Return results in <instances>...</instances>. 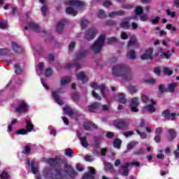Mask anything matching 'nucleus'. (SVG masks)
Instances as JSON below:
<instances>
[{
  "mask_svg": "<svg viewBox=\"0 0 179 179\" xmlns=\"http://www.w3.org/2000/svg\"><path fill=\"white\" fill-rule=\"evenodd\" d=\"M120 27H122V29H128V27H129V22H122L120 24Z\"/></svg>",
  "mask_w": 179,
  "mask_h": 179,
  "instance_id": "nucleus-47",
  "label": "nucleus"
},
{
  "mask_svg": "<svg viewBox=\"0 0 179 179\" xmlns=\"http://www.w3.org/2000/svg\"><path fill=\"white\" fill-rule=\"evenodd\" d=\"M128 90L131 92V93H136V88H135L134 86H132V85L129 86L128 87Z\"/></svg>",
  "mask_w": 179,
  "mask_h": 179,
  "instance_id": "nucleus-58",
  "label": "nucleus"
},
{
  "mask_svg": "<svg viewBox=\"0 0 179 179\" xmlns=\"http://www.w3.org/2000/svg\"><path fill=\"white\" fill-rule=\"evenodd\" d=\"M161 139H162V136H161V135L155 134L154 141H155L157 143H160Z\"/></svg>",
  "mask_w": 179,
  "mask_h": 179,
  "instance_id": "nucleus-53",
  "label": "nucleus"
},
{
  "mask_svg": "<svg viewBox=\"0 0 179 179\" xmlns=\"http://www.w3.org/2000/svg\"><path fill=\"white\" fill-rule=\"evenodd\" d=\"M127 47H133V48H136L139 47V43H138V39L136 37L131 38L129 41L127 43Z\"/></svg>",
  "mask_w": 179,
  "mask_h": 179,
  "instance_id": "nucleus-19",
  "label": "nucleus"
},
{
  "mask_svg": "<svg viewBox=\"0 0 179 179\" xmlns=\"http://www.w3.org/2000/svg\"><path fill=\"white\" fill-rule=\"evenodd\" d=\"M90 87L92 89H94V90H100L102 96H104V92H106V87H104L103 85H99L96 83H91Z\"/></svg>",
  "mask_w": 179,
  "mask_h": 179,
  "instance_id": "nucleus-15",
  "label": "nucleus"
},
{
  "mask_svg": "<svg viewBox=\"0 0 179 179\" xmlns=\"http://www.w3.org/2000/svg\"><path fill=\"white\" fill-rule=\"evenodd\" d=\"M6 27H8V23H6V22H0V29H6Z\"/></svg>",
  "mask_w": 179,
  "mask_h": 179,
  "instance_id": "nucleus-55",
  "label": "nucleus"
},
{
  "mask_svg": "<svg viewBox=\"0 0 179 179\" xmlns=\"http://www.w3.org/2000/svg\"><path fill=\"white\" fill-rule=\"evenodd\" d=\"M99 107H100V103H94L88 106V110L90 113H93V111H95L96 108H99Z\"/></svg>",
  "mask_w": 179,
  "mask_h": 179,
  "instance_id": "nucleus-30",
  "label": "nucleus"
},
{
  "mask_svg": "<svg viewBox=\"0 0 179 179\" xmlns=\"http://www.w3.org/2000/svg\"><path fill=\"white\" fill-rule=\"evenodd\" d=\"M29 103L25 100H20L18 101V106L15 107V113L19 114H26L29 111Z\"/></svg>",
  "mask_w": 179,
  "mask_h": 179,
  "instance_id": "nucleus-4",
  "label": "nucleus"
},
{
  "mask_svg": "<svg viewBox=\"0 0 179 179\" xmlns=\"http://www.w3.org/2000/svg\"><path fill=\"white\" fill-rule=\"evenodd\" d=\"M94 174H96V169L93 167H90L89 172L85 174L83 179H94Z\"/></svg>",
  "mask_w": 179,
  "mask_h": 179,
  "instance_id": "nucleus-17",
  "label": "nucleus"
},
{
  "mask_svg": "<svg viewBox=\"0 0 179 179\" xmlns=\"http://www.w3.org/2000/svg\"><path fill=\"white\" fill-rule=\"evenodd\" d=\"M114 43H117V38L110 37L108 38V44H114Z\"/></svg>",
  "mask_w": 179,
  "mask_h": 179,
  "instance_id": "nucleus-48",
  "label": "nucleus"
},
{
  "mask_svg": "<svg viewBox=\"0 0 179 179\" xmlns=\"http://www.w3.org/2000/svg\"><path fill=\"white\" fill-rule=\"evenodd\" d=\"M0 178L8 179L9 178V174H8V173H6V171H3L0 176Z\"/></svg>",
  "mask_w": 179,
  "mask_h": 179,
  "instance_id": "nucleus-49",
  "label": "nucleus"
},
{
  "mask_svg": "<svg viewBox=\"0 0 179 179\" xmlns=\"http://www.w3.org/2000/svg\"><path fill=\"white\" fill-rule=\"evenodd\" d=\"M130 69L126 64H117L113 67L112 72L114 76H123L124 80H132L134 73H129Z\"/></svg>",
  "mask_w": 179,
  "mask_h": 179,
  "instance_id": "nucleus-2",
  "label": "nucleus"
},
{
  "mask_svg": "<svg viewBox=\"0 0 179 179\" xmlns=\"http://www.w3.org/2000/svg\"><path fill=\"white\" fill-rule=\"evenodd\" d=\"M56 30L58 33H61L62 30H64V22H58Z\"/></svg>",
  "mask_w": 179,
  "mask_h": 179,
  "instance_id": "nucleus-40",
  "label": "nucleus"
},
{
  "mask_svg": "<svg viewBox=\"0 0 179 179\" xmlns=\"http://www.w3.org/2000/svg\"><path fill=\"white\" fill-rule=\"evenodd\" d=\"M0 55H9V50H8V49H1L0 50Z\"/></svg>",
  "mask_w": 179,
  "mask_h": 179,
  "instance_id": "nucleus-51",
  "label": "nucleus"
},
{
  "mask_svg": "<svg viewBox=\"0 0 179 179\" xmlns=\"http://www.w3.org/2000/svg\"><path fill=\"white\" fill-rule=\"evenodd\" d=\"M136 132L138 135H140L141 139H146L148 134L145 132H140L139 129H136Z\"/></svg>",
  "mask_w": 179,
  "mask_h": 179,
  "instance_id": "nucleus-42",
  "label": "nucleus"
},
{
  "mask_svg": "<svg viewBox=\"0 0 179 179\" xmlns=\"http://www.w3.org/2000/svg\"><path fill=\"white\" fill-rule=\"evenodd\" d=\"M66 4L69 6H76L77 8H82L85 3L79 0H69L66 1Z\"/></svg>",
  "mask_w": 179,
  "mask_h": 179,
  "instance_id": "nucleus-13",
  "label": "nucleus"
},
{
  "mask_svg": "<svg viewBox=\"0 0 179 179\" xmlns=\"http://www.w3.org/2000/svg\"><path fill=\"white\" fill-rule=\"evenodd\" d=\"M146 83H149L150 85H153V83H155V80L150 78H148L147 80H145Z\"/></svg>",
  "mask_w": 179,
  "mask_h": 179,
  "instance_id": "nucleus-60",
  "label": "nucleus"
},
{
  "mask_svg": "<svg viewBox=\"0 0 179 179\" xmlns=\"http://www.w3.org/2000/svg\"><path fill=\"white\" fill-rule=\"evenodd\" d=\"M156 104H152L151 103H148L146 106L143 107L145 111H148V113H155L156 111V108L155 107Z\"/></svg>",
  "mask_w": 179,
  "mask_h": 179,
  "instance_id": "nucleus-22",
  "label": "nucleus"
},
{
  "mask_svg": "<svg viewBox=\"0 0 179 179\" xmlns=\"http://www.w3.org/2000/svg\"><path fill=\"white\" fill-rule=\"evenodd\" d=\"M87 24H89V21L87 20H83L81 21L80 26L83 29H85Z\"/></svg>",
  "mask_w": 179,
  "mask_h": 179,
  "instance_id": "nucleus-50",
  "label": "nucleus"
},
{
  "mask_svg": "<svg viewBox=\"0 0 179 179\" xmlns=\"http://www.w3.org/2000/svg\"><path fill=\"white\" fill-rule=\"evenodd\" d=\"M96 34H97V29L91 28L86 31L85 37L87 40H93L96 37Z\"/></svg>",
  "mask_w": 179,
  "mask_h": 179,
  "instance_id": "nucleus-12",
  "label": "nucleus"
},
{
  "mask_svg": "<svg viewBox=\"0 0 179 179\" xmlns=\"http://www.w3.org/2000/svg\"><path fill=\"white\" fill-rule=\"evenodd\" d=\"M66 171L56 169L54 174L52 173V169L45 168L43 170V176L45 178L49 179H66V176H69L71 178H75V177H76V172L73 171V169H72L69 164L66 166Z\"/></svg>",
  "mask_w": 179,
  "mask_h": 179,
  "instance_id": "nucleus-1",
  "label": "nucleus"
},
{
  "mask_svg": "<svg viewBox=\"0 0 179 179\" xmlns=\"http://www.w3.org/2000/svg\"><path fill=\"white\" fill-rule=\"evenodd\" d=\"M83 127L86 131H94V129H97V125L94 124L93 122L85 123Z\"/></svg>",
  "mask_w": 179,
  "mask_h": 179,
  "instance_id": "nucleus-21",
  "label": "nucleus"
},
{
  "mask_svg": "<svg viewBox=\"0 0 179 179\" xmlns=\"http://www.w3.org/2000/svg\"><path fill=\"white\" fill-rule=\"evenodd\" d=\"M127 58L129 59H136V53L134 52V50H128L127 55Z\"/></svg>",
  "mask_w": 179,
  "mask_h": 179,
  "instance_id": "nucleus-28",
  "label": "nucleus"
},
{
  "mask_svg": "<svg viewBox=\"0 0 179 179\" xmlns=\"http://www.w3.org/2000/svg\"><path fill=\"white\" fill-rule=\"evenodd\" d=\"M28 132L26 129H20L15 131V135H27Z\"/></svg>",
  "mask_w": 179,
  "mask_h": 179,
  "instance_id": "nucleus-39",
  "label": "nucleus"
},
{
  "mask_svg": "<svg viewBox=\"0 0 179 179\" xmlns=\"http://www.w3.org/2000/svg\"><path fill=\"white\" fill-rule=\"evenodd\" d=\"M92 95L94 97V99H96V100H101V97L100 95H99V94L96 93V91H92Z\"/></svg>",
  "mask_w": 179,
  "mask_h": 179,
  "instance_id": "nucleus-52",
  "label": "nucleus"
},
{
  "mask_svg": "<svg viewBox=\"0 0 179 179\" xmlns=\"http://www.w3.org/2000/svg\"><path fill=\"white\" fill-rule=\"evenodd\" d=\"M41 13L43 16H45V13H47V6H43L41 8Z\"/></svg>",
  "mask_w": 179,
  "mask_h": 179,
  "instance_id": "nucleus-61",
  "label": "nucleus"
},
{
  "mask_svg": "<svg viewBox=\"0 0 179 179\" xmlns=\"http://www.w3.org/2000/svg\"><path fill=\"white\" fill-rule=\"evenodd\" d=\"M66 13H69V15H71L72 16H76L78 15V11L71 7H69L66 9Z\"/></svg>",
  "mask_w": 179,
  "mask_h": 179,
  "instance_id": "nucleus-34",
  "label": "nucleus"
},
{
  "mask_svg": "<svg viewBox=\"0 0 179 179\" xmlns=\"http://www.w3.org/2000/svg\"><path fill=\"white\" fill-rule=\"evenodd\" d=\"M138 145V142L136 141H131L130 142L127 147V150L125 151V152L127 153V152H129V150L134 149V148H135V145Z\"/></svg>",
  "mask_w": 179,
  "mask_h": 179,
  "instance_id": "nucleus-31",
  "label": "nucleus"
},
{
  "mask_svg": "<svg viewBox=\"0 0 179 179\" xmlns=\"http://www.w3.org/2000/svg\"><path fill=\"white\" fill-rule=\"evenodd\" d=\"M42 162H45V163H47L48 164H49V166H55V167H59V162L61 161H59V159H53V158H50L48 159L43 158L42 159Z\"/></svg>",
  "mask_w": 179,
  "mask_h": 179,
  "instance_id": "nucleus-9",
  "label": "nucleus"
},
{
  "mask_svg": "<svg viewBox=\"0 0 179 179\" xmlns=\"http://www.w3.org/2000/svg\"><path fill=\"white\" fill-rule=\"evenodd\" d=\"M138 106H139V99L137 97L133 98L130 102L131 110L133 113H138L139 111L138 108H136Z\"/></svg>",
  "mask_w": 179,
  "mask_h": 179,
  "instance_id": "nucleus-11",
  "label": "nucleus"
},
{
  "mask_svg": "<svg viewBox=\"0 0 179 179\" xmlns=\"http://www.w3.org/2000/svg\"><path fill=\"white\" fill-rule=\"evenodd\" d=\"M134 155H143V148H139L134 152Z\"/></svg>",
  "mask_w": 179,
  "mask_h": 179,
  "instance_id": "nucleus-63",
  "label": "nucleus"
},
{
  "mask_svg": "<svg viewBox=\"0 0 179 179\" xmlns=\"http://www.w3.org/2000/svg\"><path fill=\"white\" fill-rule=\"evenodd\" d=\"M15 72L17 75L22 73V69L20 68V64H17L15 65Z\"/></svg>",
  "mask_w": 179,
  "mask_h": 179,
  "instance_id": "nucleus-41",
  "label": "nucleus"
},
{
  "mask_svg": "<svg viewBox=\"0 0 179 179\" xmlns=\"http://www.w3.org/2000/svg\"><path fill=\"white\" fill-rule=\"evenodd\" d=\"M26 129L27 132H33L34 131V124L30 120H26Z\"/></svg>",
  "mask_w": 179,
  "mask_h": 179,
  "instance_id": "nucleus-25",
  "label": "nucleus"
},
{
  "mask_svg": "<svg viewBox=\"0 0 179 179\" xmlns=\"http://www.w3.org/2000/svg\"><path fill=\"white\" fill-rule=\"evenodd\" d=\"M153 48H150L146 49L141 55V59H153Z\"/></svg>",
  "mask_w": 179,
  "mask_h": 179,
  "instance_id": "nucleus-7",
  "label": "nucleus"
},
{
  "mask_svg": "<svg viewBox=\"0 0 179 179\" xmlns=\"http://www.w3.org/2000/svg\"><path fill=\"white\" fill-rule=\"evenodd\" d=\"M136 15H141V13H143V10L141 7H137L135 10Z\"/></svg>",
  "mask_w": 179,
  "mask_h": 179,
  "instance_id": "nucleus-57",
  "label": "nucleus"
},
{
  "mask_svg": "<svg viewBox=\"0 0 179 179\" xmlns=\"http://www.w3.org/2000/svg\"><path fill=\"white\" fill-rule=\"evenodd\" d=\"M115 125L119 129H127L129 123L127 120H119L115 123Z\"/></svg>",
  "mask_w": 179,
  "mask_h": 179,
  "instance_id": "nucleus-14",
  "label": "nucleus"
},
{
  "mask_svg": "<svg viewBox=\"0 0 179 179\" xmlns=\"http://www.w3.org/2000/svg\"><path fill=\"white\" fill-rule=\"evenodd\" d=\"M177 86H178V84L177 83H171L168 87L169 92L170 93H174V90H176V87H177Z\"/></svg>",
  "mask_w": 179,
  "mask_h": 179,
  "instance_id": "nucleus-33",
  "label": "nucleus"
},
{
  "mask_svg": "<svg viewBox=\"0 0 179 179\" xmlns=\"http://www.w3.org/2000/svg\"><path fill=\"white\" fill-rule=\"evenodd\" d=\"M43 69H44V63L41 62L38 64L36 68V72L38 75L43 72Z\"/></svg>",
  "mask_w": 179,
  "mask_h": 179,
  "instance_id": "nucleus-38",
  "label": "nucleus"
},
{
  "mask_svg": "<svg viewBox=\"0 0 179 179\" xmlns=\"http://www.w3.org/2000/svg\"><path fill=\"white\" fill-rule=\"evenodd\" d=\"M71 79L72 78H71V76L63 77L61 79L60 85L62 86H66V85H68V83H69V82H71Z\"/></svg>",
  "mask_w": 179,
  "mask_h": 179,
  "instance_id": "nucleus-27",
  "label": "nucleus"
},
{
  "mask_svg": "<svg viewBox=\"0 0 179 179\" xmlns=\"http://www.w3.org/2000/svg\"><path fill=\"white\" fill-rule=\"evenodd\" d=\"M162 69L164 75H166L167 76H171V75H173V70H171L169 67L163 66Z\"/></svg>",
  "mask_w": 179,
  "mask_h": 179,
  "instance_id": "nucleus-35",
  "label": "nucleus"
},
{
  "mask_svg": "<svg viewBox=\"0 0 179 179\" xmlns=\"http://www.w3.org/2000/svg\"><path fill=\"white\" fill-rule=\"evenodd\" d=\"M78 136L81 142L82 146L83 148H87L89 146V144L87 143V141L86 140V137H80V134H78Z\"/></svg>",
  "mask_w": 179,
  "mask_h": 179,
  "instance_id": "nucleus-29",
  "label": "nucleus"
},
{
  "mask_svg": "<svg viewBox=\"0 0 179 179\" xmlns=\"http://www.w3.org/2000/svg\"><path fill=\"white\" fill-rule=\"evenodd\" d=\"M25 30H29V31H38V30H40V27L33 20H30L27 25L25 26Z\"/></svg>",
  "mask_w": 179,
  "mask_h": 179,
  "instance_id": "nucleus-8",
  "label": "nucleus"
},
{
  "mask_svg": "<svg viewBox=\"0 0 179 179\" xmlns=\"http://www.w3.org/2000/svg\"><path fill=\"white\" fill-rule=\"evenodd\" d=\"M173 6L175 8H179V0H174Z\"/></svg>",
  "mask_w": 179,
  "mask_h": 179,
  "instance_id": "nucleus-64",
  "label": "nucleus"
},
{
  "mask_svg": "<svg viewBox=\"0 0 179 179\" xmlns=\"http://www.w3.org/2000/svg\"><path fill=\"white\" fill-rule=\"evenodd\" d=\"M61 93H65V89L64 88H59L57 91H53L52 92V96L53 99L55 100L56 103L59 104V106H62L64 104V102L61 99H59V96L58 94H61Z\"/></svg>",
  "mask_w": 179,
  "mask_h": 179,
  "instance_id": "nucleus-5",
  "label": "nucleus"
},
{
  "mask_svg": "<svg viewBox=\"0 0 179 179\" xmlns=\"http://www.w3.org/2000/svg\"><path fill=\"white\" fill-rule=\"evenodd\" d=\"M98 17H99V19H104V17H106V13H104V10H99L98 13Z\"/></svg>",
  "mask_w": 179,
  "mask_h": 179,
  "instance_id": "nucleus-46",
  "label": "nucleus"
},
{
  "mask_svg": "<svg viewBox=\"0 0 179 179\" xmlns=\"http://www.w3.org/2000/svg\"><path fill=\"white\" fill-rule=\"evenodd\" d=\"M63 111L65 114H67V115H72V114H73V110H72L69 106L64 107Z\"/></svg>",
  "mask_w": 179,
  "mask_h": 179,
  "instance_id": "nucleus-37",
  "label": "nucleus"
},
{
  "mask_svg": "<svg viewBox=\"0 0 179 179\" xmlns=\"http://www.w3.org/2000/svg\"><path fill=\"white\" fill-rule=\"evenodd\" d=\"M162 117H164L165 120H171L173 121L176 118V113H171L170 110H166L162 113Z\"/></svg>",
  "mask_w": 179,
  "mask_h": 179,
  "instance_id": "nucleus-18",
  "label": "nucleus"
},
{
  "mask_svg": "<svg viewBox=\"0 0 179 179\" xmlns=\"http://www.w3.org/2000/svg\"><path fill=\"white\" fill-rule=\"evenodd\" d=\"M166 15L170 17H176V12L171 11L170 9L166 10Z\"/></svg>",
  "mask_w": 179,
  "mask_h": 179,
  "instance_id": "nucleus-45",
  "label": "nucleus"
},
{
  "mask_svg": "<svg viewBox=\"0 0 179 179\" xmlns=\"http://www.w3.org/2000/svg\"><path fill=\"white\" fill-rule=\"evenodd\" d=\"M140 20L141 22H146V20H149V16L147 14H142L140 15Z\"/></svg>",
  "mask_w": 179,
  "mask_h": 179,
  "instance_id": "nucleus-43",
  "label": "nucleus"
},
{
  "mask_svg": "<svg viewBox=\"0 0 179 179\" xmlns=\"http://www.w3.org/2000/svg\"><path fill=\"white\" fill-rule=\"evenodd\" d=\"M120 37L122 40H127L128 38V34L125 32H122Z\"/></svg>",
  "mask_w": 179,
  "mask_h": 179,
  "instance_id": "nucleus-62",
  "label": "nucleus"
},
{
  "mask_svg": "<svg viewBox=\"0 0 179 179\" xmlns=\"http://www.w3.org/2000/svg\"><path fill=\"white\" fill-rule=\"evenodd\" d=\"M116 99L119 103H122V104H125L127 103V99H125V94L120 93L117 96Z\"/></svg>",
  "mask_w": 179,
  "mask_h": 179,
  "instance_id": "nucleus-26",
  "label": "nucleus"
},
{
  "mask_svg": "<svg viewBox=\"0 0 179 179\" xmlns=\"http://www.w3.org/2000/svg\"><path fill=\"white\" fill-rule=\"evenodd\" d=\"M106 40V35H101L98 39L94 42V45L92 47V50L96 54L101 51L103 45H104V41Z\"/></svg>",
  "mask_w": 179,
  "mask_h": 179,
  "instance_id": "nucleus-3",
  "label": "nucleus"
},
{
  "mask_svg": "<svg viewBox=\"0 0 179 179\" xmlns=\"http://www.w3.org/2000/svg\"><path fill=\"white\" fill-rule=\"evenodd\" d=\"M159 20H160V17H155V19L151 20V23H152V24H157V23H159Z\"/></svg>",
  "mask_w": 179,
  "mask_h": 179,
  "instance_id": "nucleus-56",
  "label": "nucleus"
},
{
  "mask_svg": "<svg viewBox=\"0 0 179 179\" xmlns=\"http://www.w3.org/2000/svg\"><path fill=\"white\" fill-rule=\"evenodd\" d=\"M162 132H163V128L157 127L155 129V135H162Z\"/></svg>",
  "mask_w": 179,
  "mask_h": 179,
  "instance_id": "nucleus-54",
  "label": "nucleus"
},
{
  "mask_svg": "<svg viewBox=\"0 0 179 179\" xmlns=\"http://www.w3.org/2000/svg\"><path fill=\"white\" fill-rule=\"evenodd\" d=\"M129 174V163L127 162L124 166H122L121 176L128 177Z\"/></svg>",
  "mask_w": 179,
  "mask_h": 179,
  "instance_id": "nucleus-20",
  "label": "nucleus"
},
{
  "mask_svg": "<svg viewBox=\"0 0 179 179\" xmlns=\"http://www.w3.org/2000/svg\"><path fill=\"white\" fill-rule=\"evenodd\" d=\"M175 49L173 48L171 51L168 50L166 52L164 49L161 48L157 52V55L159 57V58H165L166 59H170L171 58L172 54L174 52Z\"/></svg>",
  "mask_w": 179,
  "mask_h": 179,
  "instance_id": "nucleus-6",
  "label": "nucleus"
},
{
  "mask_svg": "<svg viewBox=\"0 0 179 179\" xmlns=\"http://www.w3.org/2000/svg\"><path fill=\"white\" fill-rule=\"evenodd\" d=\"M45 75V76H51V75H52V71L51 70V69H46Z\"/></svg>",
  "mask_w": 179,
  "mask_h": 179,
  "instance_id": "nucleus-59",
  "label": "nucleus"
},
{
  "mask_svg": "<svg viewBox=\"0 0 179 179\" xmlns=\"http://www.w3.org/2000/svg\"><path fill=\"white\" fill-rule=\"evenodd\" d=\"M124 15L123 10L113 11L109 14L110 17H115V16H122Z\"/></svg>",
  "mask_w": 179,
  "mask_h": 179,
  "instance_id": "nucleus-32",
  "label": "nucleus"
},
{
  "mask_svg": "<svg viewBox=\"0 0 179 179\" xmlns=\"http://www.w3.org/2000/svg\"><path fill=\"white\" fill-rule=\"evenodd\" d=\"M77 80H81L83 83H86V82H88L89 77L86 76V73L83 71H81L80 73H78L76 74Z\"/></svg>",
  "mask_w": 179,
  "mask_h": 179,
  "instance_id": "nucleus-16",
  "label": "nucleus"
},
{
  "mask_svg": "<svg viewBox=\"0 0 179 179\" xmlns=\"http://www.w3.org/2000/svg\"><path fill=\"white\" fill-rule=\"evenodd\" d=\"M166 134L168 142H173L177 138V131L174 129H168Z\"/></svg>",
  "mask_w": 179,
  "mask_h": 179,
  "instance_id": "nucleus-10",
  "label": "nucleus"
},
{
  "mask_svg": "<svg viewBox=\"0 0 179 179\" xmlns=\"http://www.w3.org/2000/svg\"><path fill=\"white\" fill-rule=\"evenodd\" d=\"M141 100L143 103H145V104H149V103L151 104H156V101H155L153 99H150L148 95L142 94Z\"/></svg>",
  "mask_w": 179,
  "mask_h": 179,
  "instance_id": "nucleus-23",
  "label": "nucleus"
},
{
  "mask_svg": "<svg viewBox=\"0 0 179 179\" xmlns=\"http://www.w3.org/2000/svg\"><path fill=\"white\" fill-rule=\"evenodd\" d=\"M66 156L71 157L73 155V150L71 148H67L65 151Z\"/></svg>",
  "mask_w": 179,
  "mask_h": 179,
  "instance_id": "nucleus-44",
  "label": "nucleus"
},
{
  "mask_svg": "<svg viewBox=\"0 0 179 179\" xmlns=\"http://www.w3.org/2000/svg\"><path fill=\"white\" fill-rule=\"evenodd\" d=\"M121 143H122L121 140L120 138H117L113 142V146L116 149H120V148H121Z\"/></svg>",
  "mask_w": 179,
  "mask_h": 179,
  "instance_id": "nucleus-36",
  "label": "nucleus"
},
{
  "mask_svg": "<svg viewBox=\"0 0 179 179\" xmlns=\"http://www.w3.org/2000/svg\"><path fill=\"white\" fill-rule=\"evenodd\" d=\"M12 46H13V49L15 51V52H17V54H20V52H22V51H23L22 46H20L19 44L16 43V42H13Z\"/></svg>",
  "mask_w": 179,
  "mask_h": 179,
  "instance_id": "nucleus-24",
  "label": "nucleus"
}]
</instances>
